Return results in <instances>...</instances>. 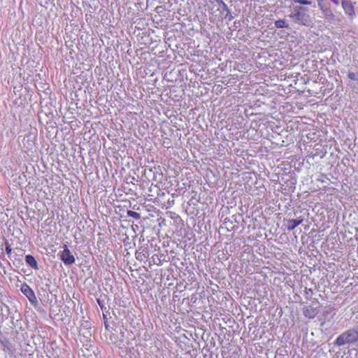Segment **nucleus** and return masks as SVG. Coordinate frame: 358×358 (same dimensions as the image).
Segmentation results:
<instances>
[{
	"label": "nucleus",
	"mask_w": 358,
	"mask_h": 358,
	"mask_svg": "<svg viewBox=\"0 0 358 358\" xmlns=\"http://www.w3.org/2000/svg\"><path fill=\"white\" fill-rule=\"evenodd\" d=\"M25 262L26 263L31 266V268L38 270V263L35 259V257L31 255H27L25 256Z\"/></svg>",
	"instance_id": "11"
},
{
	"label": "nucleus",
	"mask_w": 358,
	"mask_h": 358,
	"mask_svg": "<svg viewBox=\"0 0 358 358\" xmlns=\"http://www.w3.org/2000/svg\"><path fill=\"white\" fill-rule=\"evenodd\" d=\"M294 3H300L301 5H311L312 1L309 0H293Z\"/></svg>",
	"instance_id": "14"
},
{
	"label": "nucleus",
	"mask_w": 358,
	"mask_h": 358,
	"mask_svg": "<svg viewBox=\"0 0 358 358\" xmlns=\"http://www.w3.org/2000/svg\"><path fill=\"white\" fill-rule=\"evenodd\" d=\"M322 13L323 14V17L329 22H331L335 19V15L334 14L330 6L327 4L321 8H320Z\"/></svg>",
	"instance_id": "5"
},
{
	"label": "nucleus",
	"mask_w": 358,
	"mask_h": 358,
	"mask_svg": "<svg viewBox=\"0 0 358 358\" xmlns=\"http://www.w3.org/2000/svg\"><path fill=\"white\" fill-rule=\"evenodd\" d=\"M348 77L350 80H358V73L354 72H349L348 74Z\"/></svg>",
	"instance_id": "15"
},
{
	"label": "nucleus",
	"mask_w": 358,
	"mask_h": 358,
	"mask_svg": "<svg viewBox=\"0 0 358 358\" xmlns=\"http://www.w3.org/2000/svg\"><path fill=\"white\" fill-rule=\"evenodd\" d=\"M63 248L64 250L59 254L60 259L67 266L74 264L76 259L67 245H64Z\"/></svg>",
	"instance_id": "3"
},
{
	"label": "nucleus",
	"mask_w": 358,
	"mask_h": 358,
	"mask_svg": "<svg viewBox=\"0 0 358 358\" xmlns=\"http://www.w3.org/2000/svg\"><path fill=\"white\" fill-rule=\"evenodd\" d=\"M331 312V308H327L325 310H324V314H330Z\"/></svg>",
	"instance_id": "18"
},
{
	"label": "nucleus",
	"mask_w": 358,
	"mask_h": 358,
	"mask_svg": "<svg viewBox=\"0 0 358 358\" xmlns=\"http://www.w3.org/2000/svg\"><path fill=\"white\" fill-rule=\"evenodd\" d=\"M289 17L294 23L299 25L310 27L312 24L309 10L305 7L294 6Z\"/></svg>",
	"instance_id": "1"
},
{
	"label": "nucleus",
	"mask_w": 358,
	"mask_h": 358,
	"mask_svg": "<svg viewBox=\"0 0 358 358\" xmlns=\"http://www.w3.org/2000/svg\"><path fill=\"white\" fill-rule=\"evenodd\" d=\"M317 2V5L319 8L327 5V3H324V0H316Z\"/></svg>",
	"instance_id": "17"
},
{
	"label": "nucleus",
	"mask_w": 358,
	"mask_h": 358,
	"mask_svg": "<svg viewBox=\"0 0 358 358\" xmlns=\"http://www.w3.org/2000/svg\"><path fill=\"white\" fill-rule=\"evenodd\" d=\"M318 313L319 310L317 308H314L313 306H306L303 308L304 316L309 319L315 318Z\"/></svg>",
	"instance_id": "7"
},
{
	"label": "nucleus",
	"mask_w": 358,
	"mask_h": 358,
	"mask_svg": "<svg viewBox=\"0 0 358 358\" xmlns=\"http://www.w3.org/2000/svg\"><path fill=\"white\" fill-rule=\"evenodd\" d=\"M97 303H99V305L101 307V308L103 309V303H102V302L101 301L100 299H97Z\"/></svg>",
	"instance_id": "19"
},
{
	"label": "nucleus",
	"mask_w": 358,
	"mask_h": 358,
	"mask_svg": "<svg viewBox=\"0 0 358 358\" xmlns=\"http://www.w3.org/2000/svg\"><path fill=\"white\" fill-rule=\"evenodd\" d=\"M341 5L346 15H348L351 18L355 16L354 6L350 1H348L347 0H343L341 1Z\"/></svg>",
	"instance_id": "6"
},
{
	"label": "nucleus",
	"mask_w": 358,
	"mask_h": 358,
	"mask_svg": "<svg viewBox=\"0 0 358 358\" xmlns=\"http://www.w3.org/2000/svg\"><path fill=\"white\" fill-rule=\"evenodd\" d=\"M275 27L276 28H287L289 24L287 23L285 20L279 19L275 22Z\"/></svg>",
	"instance_id": "12"
},
{
	"label": "nucleus",
	"mask_w": 358,
	"mask_h": 358,
	"mask_svg": "<svg viewBox=\"0 0 358 358\" xmlns=\"http://www.w3.org/2000/svg\"><path fill=\"white\" fill-rule=\"evenodd\" d=\"M5 250H6V252L7 255H10L11 254L12 248H11L10 244L7 241L6 242Z\"/></svg>",
	"instance_id": "16"
},
{
	"label": "nucleus",
	"mask_w": 358,
	"mask_h": 358,
	"mask_svg": "<svg viewBox=\"0 0 358 358\" xmlns=\"http://www.w3.org/2000/svg\"><path fill=\"white\" fill-rule=\"evenodd\" d=\"M303 221V217H300L299 219H292L288 220V225L287 227L289 231L294 230L297 226L301 224Z\"/></svg>",
	"instance_id": "9"
},
{
	"label": "nucleus",
	"mask_w": 358,
	"mask_h": 358,
	"mask_svg": "<svg viewBox=\"0 0 358 358\" xmlns=\"http://www.w3.org/2000/svg\"><path fill=\"white\" fill-rule=\"evenodd\" d=\"M103 319H104V320H105V321H106V319H107V318H106V316L105 315H103Z\"/></svg>",
	"instance_id": "22"
},
{
	"label": "nucleus",
	"mask_w": 358,
	"mask_h": 358,
	"mask_svg": "<svg viewBox=\"0 0 358 358\" xmlns=\"http://www.w3.org/2000/svg\"><path fill=\"white\" fill-rule=\"evenodd\" d=\"M21 292L25 295L31 303H36L37 299L33 289L27 284H23L21 287Z\"/></svg>",
	"instance_id": "4"
},
{
	"label": "nucleus",
	"mask_w": 358,
	"mask_h": 358,
	"mask_svg": "<svg viewBox=\"0 0 358 358\" xmlns=\"http://www.w3.org/2000/svg\"><path fill=\"white\" fill-rule=\"evenodd\" d=\"M104 324H105L106 329H108L109 325H108V324L107 323L106 321H104Z\"/></svg>",
	"instance_id": "20"
},
{
	"label": "nucleus",
	"mask_w": 358,
	"mask_h": 358,
	"mask_svg": "<svg viewBox=\"0 0 358 358\" xmlns=\"http://www.w3.org/2000/svg\"><path fill=\"white\" fill-rule=\"evenodd\" d=\"M218 4H222V11H225V18L227 19L228 21H231L234 19V16L232 15L231 10L229 9L227 5L223 1V0H214Z\"/></svg>",
	"instance_id": "8"
},
{
	"label": "nucleus",
	"mask_w": 358,
	"mask_h": 358,
	"mask_svg": "<svg viewBox=\"0 0 358 358\" xmlns=\"http://www.w3.org/2000/svg\"><path fill=\"white\" fill-rule=\"evenodd\" d=\"M324 323H325V322H324H324H321V326H323V325L324 324Z\"/></svg>",
	"instance_id": "23"
},
{
	"label": "nucleus",
	"mask_w": 358,
	"mask_h": 358,
	"mask_svg": "<svg viewBox=\"0 0 358 358\" xmlns=\"http://www.w3.org/2000/svg\"><path fill=\"white\" fill-rule=\"evenodd\" d=\"M221 8V13H223L224 11H222V4H219Z\"/></svg>",
	"instance_id": "21"
},
{
	"label": "nucleus",
	"mask_w": 358,
	"mask_h": 358,
	"mask_svg": "<svg viewBox=\"0 0 358 358\" xmlns=\"http://www.w3.org/2000/svg\"><path fill=\"white\" fill-rule=\"evenodd\" d=\"M358 342V324L341 334L335 340L334 345L343 346Z\"/></svg>",
	"instance_id": "2"
},
{
	"label": "nucleus",
	"mask_w": 358,
	"mask_h": 358,
	"mask_svg": "<svg viewBox=\"0 0 358 358\" xmlns=\"http://www.w3.org/2000/svg\"><path fill=\"white\" fill-rule=\"evenodd\" d=\"M127 214L128 217H133V218H135L137 220L141 217V215L138 213H136L133 210H127Z\"/></svg>",
	"instance_id": "13"
},
{
	"label": "nucleus",
	"mask_w": 358,
	"mask_h": 358,
	"mask_svg": "<svg viewBox=\"0 0 358 358\" xmlns=\"http://www.w3.org/2000/svg\"><path fill=\"white\" fill-rule=\"evenodd\" d=\"M147 253L148 252L146 251V248L140 247L135 253L136 258L138 261H144L148 258V255H146Z\"/></svg>",
	"instance_id": "10"
}]
</instances>
